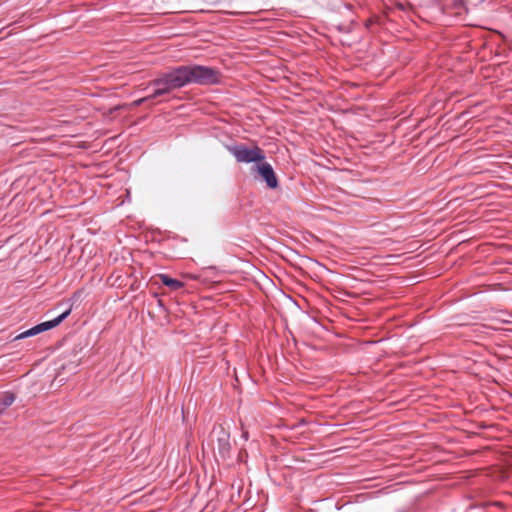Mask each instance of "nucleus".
I'll return each instance as SVG.
<instances>
[{"mask_svg":"<svg viewBox=\"0 0 512 512\" xmlns=\"http://www.w3.org/2000/svg\"><path fill=\"white\" fill-rule=\"evenodd\" d=\"M221 72L213 67L191 64L180 65L162 73L151 82L154 90L151 95L136 101L137 104L170 93L188 85H216L221 82Z\"/></svg>","mask_w":512,"mask_h":512,"instance_id":"f257e3e1","label":"nucleus"},{"mask_svg":"<svg viewBox=\"0 0 512 512\" xmlns=\"http://www.w3.org/2000/svg\"><path fill=\"white\" fill-rule=\"evenodd\" d=\"M228 151L240 163H260L265 159L262 149L259 147L248 148L244 144L227 146Z\"/></svg>","mask_w":512,"mask_h":512,"instance_id":"f03ea898","label":"nucleus"},{"mask_svg":"<svg viewBox=\"0 0 512 512\" xmlns=\"http://www.w3.org/2000/svg\"><path fill=\"white\" fill-rule=\"evenodd\" d=\"M71 313V307L67 308L65 311H63L60 315L53 318L52 320L41 322L25 331L20 333L15 337V340L25 339L28 337H32L35 335H38L42 332L48 331L59 324H61Z\"/></svg>","mask_w":512,"mask_h":512,"instance_id":"7ed1b4c3","label":"nucleus"},{"mask_svg":"<svg viewBox=\"0 0 512 512\" xmlns=\"http://www.w3.org/2000/svg\"><path fill=\"white\" fill-rule=\"evenodd\" d=\"M253 169H255L261 179L265 181L268 188L275 189L278 187V179L270 163L261 161L256 164Z\"/></svg>","mask_w":512,"mask_h":512,"instance_id":"20e7f679","label":"nucleus"},{"mask_svg":"<svg viewBox=\"0 0 512 512\" xmlns=\"http://www.w3.org/2000/svg\"><path fill=\"white\" fill-rule=\"evenodd\" d=\"M213 435L216 436L217 449L219 455L224 459L230 452V434L222 426L215 427L213 429Z\"/></svg>","mask_w":512,"mask_h":512,"instance_id":"39448f33","label":"nucleus"},{"mask_svg":"<svg viewBox=\"0 0 512 512\" xmlns=\"http://www.w3.org/2000/svg\"><path fill=\"white\" fill-rule=\"evenodd\" d=\"M159 278L163 285L171 288L172 290H178L184 286L183 282L174 279L167 274H160Z\"/></svg>","mask_w":512,"mask_h":512,"instance_id":"423d86ee","label":"nucleus"},{"mask_svg":"<svg viewBox=\"0 0 512 512\" xmlns=\"http://www.w3.org/2000/svg\"><path fill=\"white\" fill-rule=\"evenodd\" d=\"M15 401V395L13 393H6L3 395V397L0 399L2 408H8L13 404Z\"/></svg>","mask_w":512,"mask_h":512,"instance_id":"0eeeda50","label":"nucleus"},{"mask_svg":"<svg viewBox=\"0 0 512 512\" xmlns=\"http://www.w3.org/2000/svg\"><path fill=\"white\" fill-rule=\"evenodd\" d=\"M501 321H502L503 323H511V322H512L511 320H507V319H501Z\"/></svg>","mask_w":512,"mask_h":512,"instance_id":"6e6552de","label":"nucleus"},{"mask_svg":"<svg viewBox=\"0 0 512 512\" xmlns=\"http://www.w3.org/2000/svg\"><path fill=\"white\" fill-rule=\"evenodd\" d=\"M243 437L247 440V434L246 433L243 434Z\"/></svg>","mask_w":512,"mask_h":512,"instance_id":"1a4fd4ad","label":"nucleus"}]
</instances>
